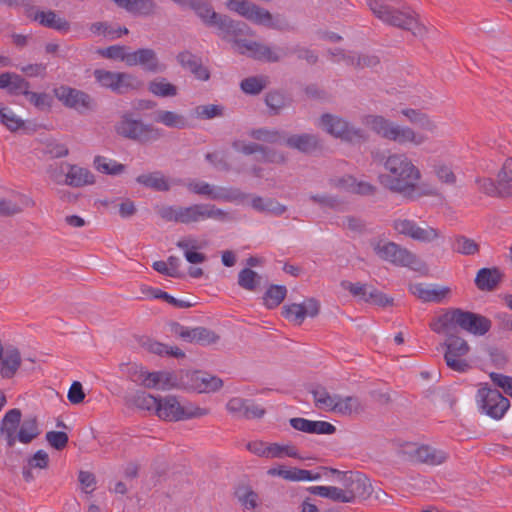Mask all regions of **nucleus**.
Here are the masks:
<instances>
[{
	"label": "nucleus",
	"instance_id": "f8f14e48",
	"mask_svg": "<svg viewBox=\"0 0 512 512\" xmlns=\"http://www.w3.org/2000/svg\"><path fill=\"white\" fill-rule=\"evenodd\" d=\"M477 398L480 410L493 419H501L510 406L509 400L496 388H480Z\"/></svg>",
	"mask_w": 512,
	"mask_h": 512
},
{
	"label": "nucleus",
	"instance_id": "f3484780",
	"mask_svg": "<svg viewBox=\"0 0 512 512\" xmlns=\"http://www.w3.org/2000/svg\"><path fill=\"white\" fill-rule=\"evenodd\" d=\"M350 503L356 499L365 500L372 494L373 488L370 480L361 472L348 471L347 478L341 484Z\"/></svg>",
	"mask_w": 512,
	"mask_h": 512
},
{
	"label": "nucleus",
	"instance_id": "13d9d810",
	"mask_svg": "<svg viewBox=\"0 0 512 512\" xmlns=\"http://www.w3.org/2000/svg\"><path fill=\"white\" fill-rule=\"evenodd\" d=\"M467 355H458L453 354L450 355L448 353H444V360L448 368L458 373H465L471 369V365L469 361L465 358Z\"/></svg>",
	"mask_w": 512,
	"mask_h": 512
},
{
	"label": "nucleus",
	"instance_id": "5701e85b",
	"mask_svg": "<svg viewBox=\"0 0 512 512\" xmlns=\"http://www.w3.org/2000/svg\"><path fill=\"white\" fill-rule=\"evenodd\" d=\"M290 425L298 431L309 434L331 435L336 432V427L326 421H312L301 417L291 418Z\"/></svg>",
	"mask_w": 512,
	"mask_h": 512
},
{
	"label": "nucleus",
	"instance_id": "774afa93",
	"mask_svg": "<svg viewBox=\"0 0 512 512\" xmlns=\"http://www.w3.org/2000/svg\"><path fill=\"white\" fill-rule=\"evenodd\" d=\"M45 438L49 445L58 451L63 450L69 441L68 434L63 431H48Z\"/></svg>",
	"mask_w": 512,
	"mask_h": 512
},
{
	"label": "nucleus",
	"instance_id": "680f3d73",
	"mask_svg": "<svg viewBox=\"0 0 512 512\" xmlns=\"http://www.w3.org/2000/svg\"><path fill=\"white\" fill-rule=\"evenodd\" d=\"M194 114L200 119L221 117L224 115V107L216 104L199 105L195 107Z\"/></svg>",
	"mask_w": 512,
	"mask_h": 512
},
{
	"label": "nucleus",
	"instance_id": "6e6552de",
	"mask_svg": "<svg viewBox=\"0 0 512 512\" xmlns=\"http://www.w3.org/2000/svg\"><path fill=\"white\" fill-rule=\"evenodd\" d=\"M371 245L379 258L395 266L409 267L417 271L424 266L415 254L394 242L379 240L371 242Z\"/></svg>",
	"mask_w": 512,
	"mask_h": 512
},
{
	"label": "nucleus",
	"instance_id": "0e129e2a",
	"mask_svg": "<svg viewBox=\"0 0 512 512\" xmlns=\"http://www.w3.org/2000/svg\"><path fill=\"white\" fill-rule=\"evenodd\" d=\"M269 458H281L284 454L292 458H300L297 449L293 445L269 444Z\"/></svg>",
	"mask_w": 512,
	"mask_h": 512
},
{
	"label": "nucleus",
	"instance_id": "4be33fe9",
	"mask_svg": "<svg viewBox=\"0 0 512 512\" xmlns=\"http://www.w3.org/2000/svg\"><path fill=\"white\" fill-rule=\"evenodd\" d=\"M177 62L184 69H188L196 79L207 81L210 79V71L203 66L200 57L194 55L188 50L179 52L176 56Z\"/></svg>",
	"mask_w": 512,
	"mask_h": 512
},
{
	"label": "nucleus",
	"instance_id": "f03ea898",
	"mask_svg": "<svg viewBox=\"0 0 512 512\" xmlns=\"http://www.w3.org/2000/svg\"><path fill=\"white\" fill-rule=\"evenodd\" d=\"M362 123L382 139L394 142L400 146L419 147L428 137L410 126L400 125L382 115L368 114L363 116Z\"/></svg>",
	"mask_w": 512,
	"mask_h": 512
},
{
	"label": "nucleus",
	"instance_id": "72a5a7b5",
	"mask_svg": "<svg viewBox=\"0 0 512 512\" xmlns=\"http://www.w3.org/2000/svg\"><path fill=\"white\" fill-rule=\"evenodd\" d=\"M32 201L24 195L18 194L13 198L0 199V216L11 217L22 212L24 206Z\"/></svg>",
	"mask_w": 512,
	"mask_h": 512
},
{
	"label": "nucleus",
	"instance_id": "2eb2a0df",
	"mask_svg": "<svg viewBox=\"0 0 512 512\" xmlns=\"http://www.w3.org/2000/svg\"><path fill=\"white\" fill-rule=\"evenodd\" d=\"M55 97L64 106L77 110L80 113L92 111L96 108V101L86 92L62 85L53 90Z\"/></svg>",
	"mask_w": 512,
	"mask_h": 512
},
{
	"label": "nucleus",
	"instance_id": "39448f33",
	"mask_svg": "<svg viewBox=\"0 0 512 512\" xmlns=\"http://www.w3.org/2000/svg\"><path fill=\"white\" fill-rule=\"evenodd\" d=\"M440 321L445 327H458L475 336H484L492 327V321L488 317L461 308L447 309L441 315Z\"/></svg>",
	"mask_w": 512,
	"mask_h": 512
},
{
	"label": "nucleus",
	"instance_id": "58836bf2",
	"mask_svg": "<svg viewBox=\"0 0 512 512\" xmlns=\"http://www.w3.org/2000/svg\"><path fill=\"white\" fill-rule=\"evenodd\" d=\"M265 103L270 109V115H278L281 110L292 104V98L280 90H272L266 94Z\"/></svg>",
	"mask_w": 512,
	"mask_h": 512
},
{
	"label": "nucleus",
	"instance_id": "473e14b6",
	"mask_svg": "<svg viewBox=\"0 0 512 512\" xmlns=\"http://www.w3.org/2000/svg\"><path fill=\"white\" fill-rule=\"evenodd\" d=\"M136 182L154 191L166 192L170 190L168 180L160 171L141 174L136 178Z\"/></svg>",
	"mask_w": 512,
	"mask_h": 512
},
{
	"label": "nucleus",
	"instance_id": "b1692460",
	"mask_svg": "<svg viewBox=\"0 0 512 512\" xmlns=\"http://www.w3.org/2000/svg\"><path fill=\"white\" fill-rule=\"evenodd\" d=\"M284 144L304 154H310L321 147L318 137L309 133L285 135Z\"/></svg>",
	"mask_w": 512,
	"mask_h": 512
},
{
	"label": "nucleus",
	"instance_id": "69168bd1",
	"mask_svg": "<svg viewBox=\"0 0 512 512\" xmlns=\"http://www.w3.org/2000/svg\"><path fill=\"white\" fill-rule=\"evenodd\" d=\"M288 481L298 482V481H313L318 480L321 477V473L313 474L309 470L300 469V468H290L286 474Z\"/></svg>",
	"mask_w": 512,
	"mask_h": 512
},
{
	"label": "nucleus",
	"instance_id": "09e8293b",
	"mask_svg": "<svg viewBox=\"0 0 512 512\" xmlns=\"http://www.w3.org/2000/svg\"><path fill=\"white\" fill-rule=\"evenodd\" d=\"M261 282V276L249 267L242 269L238 274V285L248 291H255Z\"/></svg>",
	"mask_w": 512,
	"mask_h": 512
},
{
	"label": "nucleus",
	"instance_id": "e2e57ef3",
	"mask_svg": "<svg viewBox=\"0 0 512 512\" xmlns=\"http://www.w3.org/2000/svg\"><path fill=\"white\" fill-rule=\"evenodd\" d=\"M282 315L296 325H301L305 320L304 309L301 304L297 303L285 305L282 308Z\"/></svg>",
	"mask_w": 512,
	"mask_h": 512
},
{
	"label": "nucleus",
	"instance_id": "1a4fd4ad",
	"mask_svg": "<svg viewBox=\"0 0 512 512\" xmlns=\"http://www.w3.org/2000/svg\"><path fill=\"white\" fill-rule=\"evenodd\" d=\"M398 456L406 461L427 466H438L445 463L448 454L427 444L406 443L397 451Z\"/></svg>",
	"mask_w": 512,
	"mask_h": 512
},
{
	"label": "nucleus",
	"instance_id": "c85d7f7f",
	"mask_svg": "<svg viewBox=\"0 0 512 512\" xmlns=\"http://www.w3.org/2000/svg\"><path fill=\"white\" fill-rule=\"evenodd\" d=\"M409 289L413 295L424 302H441L450 293L448 287L431 288L422 283L411 284Z\"/></svg>",
	"mask_w": 512,
	"mask_h": 512
},
{
	"label": "nucleus",
	"instance_id": "aec40b11",
	"mask_svg": "<svg viewBox=\"0 0 512 512\" xmlns=\"http://www.w3.org/2000/svg\"><path fill=\"white\" fill-rule=\"evenodd\" d=\"M204 413L197 411L195 414H183V408L175 396H167L159 398L156 414L159 418L166 421H180L187 419L189 416Z\"/></svg>",
	"mask_w": 512,
	"mask_h": 512
},
{
	"label": "nucleus",
	"instance_id": "49530a36",
	"mask_svg": "<svg viewBox=\"0 0 512 512\" xmlns=\"http://www.w3.org/2000/svg\"><path fill=\"white\" fill-rule=\"evenodd\" d=\"M503 198L512 197V158H508L497 173Z\"/></svg>",
	"mask_w": 512,
	"mask_h": 512
},
{
	"label": "nucleus",
	"instance_id": "4468645a",
	"mask_svg": "<svg viewBox=\"0 0 512 512\" xmlns=\"http://www.w3.org/2000/svg\"><path fill=\"white\" fill-rule=\"evenodd\" d=\"M169 328L173 335L187 343L208 346L216 343L220 339L217 333L202 326L191 328L172 321L169 323Z\"/></svg>",
	"mask_w": 512,
	"mask_h": 512
},
{
	"label": "nucleus",
	"instance_id": "a211bd4d",
	"mask_svg": "<svg viewBox=\"0 0 512 512\" xmlns=\"http://www.w3.org/2000/svg\"><path fill=\"white\" fill-rule=\"evenodd\" d=\"M129 67L140 66L147 73H162L166 65L162 63L152 48H139L129 53Z\"/></svg>",
	"mask_w": 512,
	"mask_h": 512
},
{
	"label": "nucleus",
	"instance_id": "bf43d9fd",
	"mask_svg": "<svg viewBox=\"0 0 512 512\" xmlns=\"http://www.w3.org/2000/svg\"><path fill=\"white\" fill-rule=\"evenodd\" d=\"M266 85V78L256 76L245 78L240 83L242 91L250 95L259 94L266 87Z\"/></svg>",
	"mask_w": 512,
	"mask_h": 512
},
{
	"label": "nucleus",
	"instance_id": "bb28decb",
	"mask_svg": "<svg viewBox=\"0 0 512 512\" xmlns=\"http://www.w3.org/2000/svg\"><path fill=\"white\" fill-rule=\"evenodd\" d=\"M398 232L421 243H432L442 237L441 231L433 226H401Z\"/></svg>",
	"mask_w": 512,
	"mask_h": 512
},
{
	"label": "nucleus",
	"instance_id": "cd10ccee",
	"mask_svg": "<svg viewBox=\"0 0 512 512\" xmlns=\"http://www.w3.org/2000/svg\"><path fill=\"white\" fill-rule=\"evenodd\" d=\"M68 168L65 183L72 187H82L95 183L94 175L87 169L73 164H65Z\"/></svg>",
	"mask_w": 512,
	"mask_h": 512
},
{
	"label": "nucleus",
	"instance_id": "0eeeda50",
	"mask_svg": "<svg viewBox=\"0 0 512 512\" xmlns=\"http://www.w3.org/2000/svg\"><path fill=\"white\" fill-rule=\"evenodd\" d=\"M319 125L331 136L347 143L361 144L369 139V135L364 129L356 127L344 118L330 113L321 115Z\"/></svg>",
	"mask_w": 512,
	"mask_h": 512
},
{
	"label": "nucleus",
	"instance_id": "a19ab883",
	"mask_svg": "<svg viewBox=\"0 0 512 512\" xmlns=\"http://www.w3.org/2000/svg\"><path fill=\"white\" fill-rule=\"evenodd\" d=\"M159 398L154 397L144 391H137L131 397L126 398V404L135 406L140 410L157 411Z\"/></svg>",
	"mask_w": 512,
	"mask_h": 512
},
{
	"label": "nucleus",
	"instance_id": "e433bc0d",
	"mask_svg": "<svg viewBox=\"0 0 512 512\" xmlns=\"http://www.w3.org/2000/svg\"><path fill=\"white\" fill-rule=\"evenodd\" d=\"M34 20H38L41 25L52 28L61 32H68L70 30V23L61 17H58L54 11L37 12Z\"/></svg>",
	"mask_w": 512,
	"mask_h": 512
},
{
	"label": "nucleus",
	"instance_id": "864d4df0",
	"mask_svg": "<svg viewBox=\"0 0 512 512\" xmlns=\"http://www.w3.org/2000/svg\"><path fill=\"white\" fill-rule=\"evenodd\" d=\"M93 164L98 171L108 175H119L126 169L124 164L116 161L107 162L105 157L99 155L94 158Z\"/></svg>",
	"mask_w": 512,
	"mask_h": 512
},
{
	"label": "nucleus",
	"instance_id": "f257e3e1",
	"mask_svg": "<svg viewBox=\"0 0 512 512\" xmlns=\"http://www.w3.org/2000/svg\"><path fill=\"white\" fill-rule=\"evenodd\" d=\"M371 159L385 170L377 179L390 192L409 200L436 194L435 188L418 184L421 172L407 154L376 149L371 151Z\"/></svg>",
	"mask_w": 512,
	"mask_h": 512
},
{
	"label": "nucleus",
	"instance_id": "a18cd8bd",
	"mask_svg": "<svg viewBox=\"0 0 512 512\" xmlns=\"http://www.w3.org/2000/svg\"><path fill=\"white\" fill-rule=\"evenodd\" d=\"M287 288L284 285L272 284L263 295L264 305L268 309L276 308L285 299Z\"/></svg>",
	"mask_w": 512,
	"mask_h": 512
},
{
	"label": "nucleus",
	"instance_id": "4d7b16f0",
	"mask_svg": "<svg viewBox=\"0 0 512 512\" xmlns=\"http://www.w3.org/2000/svg\"><path fill=\"white\" fill-rule=\"evenodd\" d=\"M126 46L121 45H112L107 48H99L97 53L104 58L113 59V60H121L124 61L128 66L129 63V53L126 52Z\"/></svg>",
	"mask_w": 512,
	"mask_h": 512
},
{
	"label": "nucleus",
	"instance_id": "c756f323",
	"mask_svg": "<svg viewBox=\"0 0 512 512\" xmlns=\"http://www.w3.org/2000/svg\"><path fill=\"white\" fill-rule=\"evenodd\" d=\"M365 411V406L357 396L342 397L338 394V399L333 404V412L342 416L358 415Z\"/></svg>",
	"mask_w": 512,
	"mask_h": 512
},
{
	"label": "nucleus",
	"instance_id": "79ce46f5",
	"mask_svg": "<svg viewBox=\"0 0 512 512\" xmlns=\"http://www.w3.org/2000/svg\"><path fill=\"white\" fill-rule=\"evenodd\" d=\"M148 91L158 97H175L178 94V88L169 83L166 78H156L148 83Z\"/></svg>",
	"mask_w": 512,
	"mask_h": 512
},
{
	"label": "nucleus",
	"instance_id": "37998d69",
	"mask_svg": "<svg viewBox=\"0 0 512 512\" xmlns=\"http://www.w3.org/2000/svg\"><path fill=\"white\" fill-rule=\"evenodd\" d=\"M314 398V404L318 409L333 412V404L338 399V394L331 395L323 386L311 390Z\"/></svg>",
	"mask_w": 512,
	"mask_h": 512
},
{
	"label": "nucleus",
	"instance_id": "de8ad7c7",
	"mask_svg": "<svg viewBox=\"0 0 512 512\" xmlns=\"http://www.w3.org/2000/svg\"><path fill=\"white\" fill-rule=\"evenodd\" d=\"M156 122L162 123L167 127L183 129L187 127L188 122L183 115L173 111L159 110L156 113Z\"/></svg>",
	"mask_w": 512,
	"mask_h": 512
},
{
	"label": "nucleus",
	"instance_id": "7ed1b4c3",
	"mask_svg": "<svg viewBox=\"0 0 512 512\" xmlns=\"http://www.w3.org/2000/svg\"><path fill=\"white\" fill-rule=\"evenodd\" d=\"M368 6L375 17L388 25L410 31L418 37L427 33V28L419 23L418 15L410 8H395L385 4L384 0H368Z\"/></svg>",
	"mask_w": 512,
	"mask_h": 512
},
{
	"label": "nucleus",
	"instance_id": "ddd939ff",
	"mask_svg": "<svg viewBox=\"0 0 512 512\" xmlns=\"http://www.w3.org/2000/svg\"><path fill=\"white\" fill-rule=\"evenodd\" d=\"M188 189L195 194L207 196L212 200L243 202L248 198V195L239 188L213 186L202 181L190 182Z\"/></svg>",
	"mask_w": 512,
	"mask_h": 512
},
{
	"label": "nucleus",
	"instance_id": "8fccbe9b",
	"mask_svg": "<svg viewBox=\"0 0 512 512\" xmlns=\"http://www.w3.org/2000/svg\"><path fill=\"white\" fill-rule=\"evenodd\" d=\"M475 184L477 185V189L490 197H498L503 198L501 186L499 184L498 177L496 181L491 178L486 177H478L475 180Z\"/></svg>",
	"mask_w": 512,
	"mask_h": 512
},
{
	"label": "nucleus",
	"instance_id": "f704fd0d",
	"mask_svg": "<svg viewBox=\"0 0 512 512\" xmlns=\"http://www.w3.org/2000/svg\"><path fill=\"white\" fill-rule=\"evenodd\" d=\"M336 187L349 188L354 193L364 196L374 195L377 192V187L369 182H357L352 176H346L334 181Z\"/></svg>",
	"mask_w": 512,
	"mask_h": 512
},
{
	"label": "nucleus",
	"instance_id": "dca6fc26",
	"mask_svg": "<svg viewBox=\"0 0 512 512\" xmlns=\"http://www.w3.org/2000/svg\"><path fill=\"white\" fill-rule=\"evenodd\" d=\"M223 381L217 376L202 371H186L182 374V388L199 393L215 392L221 389Z\"/></svg>",
	"mask_w": 512,
	"mask_h": 512
},
{
	"label": "nucleus",
	"instance_id": "412c9836",
	"mask_svg": "<svg viewBox=\"0 0 512 512\" xmlns=\"http://www.w3.org/2000/svg\"><path fill=\"white\" fill-rule=\"evenodd\" d=\"M21 417V410L13 408L7 411L1 420L0 435L5 440L8 448L15 446V436L17 435V429L21 423Z\"/></svg>",
	"mask_w": 512,
	"mask_h": 512
},
{
	"label": "nucleus",
	"instance_id": "a878e982",
	"mask_svg": "<svg viewBox=\"0 0 512 512\" xmlns=\"http://www.w3.org/2000/svg\"><path fill=\"white\" fill-rule=\"evenodd\" d=\"M504 274L497 267L481 268L475 277V285L481 291H494L501 283Z\"/></svg>",
	"mask_w": 512,
	"mask_h": 512
},
{
	"label": "nucleus",
	"instance_id": "603ef678",
	"mask_svg": "<svg viewBox=\"0 0 512 512\" xmlns=\"http://www.w3.org/2000/svg\"><path fill=\"white\" fill-rule=\"evenodd\" d=\"M250 136L258 141L268 143H284L285 133L279 130H269L266 128L253 129Z\"/></svg>",
	"mask_w": 512,
	"mask_h": 512
},
{
	"label": "nucleus",
	"instance_id": "6ab92c4d",
	"mask_svg": "<svg viewBox=\"0 0 512 512\" xmlns=\"http://www.w3.org/2000/svg\"><path fill=\"white\" fill-rule=\"evenodd\" d=\"M235 45L241 54H248L258 61L275 63L279 62L282 58V53H279L280 51L277 49L273 50L271 47L257 41L235 40Z\"/></svg>",
	"mask_w": 512,
	"mask_h": 512
},
{
	"label": "nucleus",
	"instance_id": "c03bdc74",
	"mask_svg": "<svg viewBox=\"0 0 512 512\" xmlns=\"http://www.w3.org/2000/svg\"><path fill=\"white\" fill-rule=\"evenodd\" d=\"M441 347L445 348V353L449 356L453 354L467 355L470 351L468 342L455 334H448L445 342L441 344Z\"/></svg>",
	"mask_w": 512,
	"mask_h": 512
},
{
	"label": "nucleus",
	"instance_id": "393cba45",
	"mask_svg": "<svg viewBox=\"0 0 512 512\" xmlns=\"http://www.w3.org/2000/svg\"><path fill=\"white\" fill-rule=\"evenodd\" d=\"M30 83L21 75L14 72H4L0 74V89L7 90L10 95L28 94Z\"/></svg>",
	"mask_w": 512,
	"mask_h": 512
},
{
	"label": "nucleus",
	"instance_id": "6e6d98bb",
	"mask_svg": "<svg viewBox=\"0 0 512 512\" xmlns=\"http://www.w3.org/2000/svg\"><path fill=\"white\" fill-rule=\"evenodd\" d=\"M0 122L11 132H16L25 127V122L17 117L14 112L8 108L2 107L0 103Z\"/></svg>",
	"mask_w": 512,
	"mask_h": 512
},
{
	"label": "nucleus",
	"instance_id": "20e7f679",
	"mask_svg": "<svg viewBox=\"0 0 512 512\" xmlns=\"http://www.w3.org/2000/svg\"><path fill=\"white\" fill-rule=\"evenodd\" d=\"M158 215L166 222H198L205 218L219 221L230 220L228 213L208 204H196L189 207L160 206L157 207Z\"/></svg>",
	"mask_w": 512,
	"mask_h": 512
},
{
	"label": "nucleus",
	"instance_id": "423d86ee",
	"mask_svg": "<svg viewBox=\"0 0 512 512\" xmlns=\"http://www.w3.org/2000/svg\"><path fill=\"white\" fill-rule=\"evenodd\" d=\"M226 7L258 25L278 30H284L288 27V23L283 16L278 14L274 17L268 10L249 0H227Z\"/></svg>",
	"mask_w": 512,
	"mask_h": 512
},
{
	"label": "nucleus",
	"instance_id": "9d476101",
	"mask_svg": "<svg viewBox=\"0 0 512 512\" xmlns=\"http://www.w3.org/2000/svg\"><path fill=\"white\" fill-rule=\"evenodd\" d=\"M93 76L102 87L110 89L118 95L139 90L143 86L141 80L127 72H112L104 69H95Z\"/></svg>",
	"mask_w": 512,
	"mask_h": 512
},
{
	"label": "nucleus",
	"instance_id": "4c0bfd02",
	"mask_svg": "<svg viewBox=\"0 0 512 512\" xmlns=\"http://www.w3.org/2000/svg\"><path fill=\"white\" fill-rule=\"evenodd\" d=\"M309 493L335 502L350 503L344 487L336 486H311L307 489Z\"/></svg>",
	"mask_w": 512,
	"mask_h": 512
},
{
	"label": "nucleus",
	"instance_id": "ea45409f",
	"mask_svg": "<svg viewBox=\"0 0 512 512\" xmlns=\"http://www.w3.org/2000/svg\"><path fill=\"white\" fill-rule=\"evenodd\" d=\"M119 6L125 8L128 12L140 15H151L156 9V3L153 0H113Z\"/></svg>",
	"mask_w": 512,
	"mask_h": 512
},
{
	"label": "nucleus",
	"instance_id": "7c9ffc66",
	"mask_svg": "<svg viewBox=\"0 0 512 512\" xmlns=\"http://www.w3.org/2000/svg\"><path fill=\"white\" fill-rule=\"evenodd\" d=\"M0 375L4 379H11L21 366L22 359L17 348L7 349L0 359Z\"/></svg>",
	"mask_w": 512,
	"mask_h": 512
},
{
	"label": "nucleus",
	"instance_id": "052dcab7",
	"mask_svg": "<svg viewBox=\"0 0 512 512\" xmlns=\"http://www.w3.org/2000/svg\"><path fill=\"white\" fill-rule=\"evenodd\" d=\"M454 249L462 255H474L479 252V245L471 238L457 236Z\"/></svg>",
	"mask_w": 512,
	"mask_h": 512
},
{
	"label": "nucleus",
	"instance_id": "5fc2aeb1",
	"mask_svg": "<svg viewBox=\"0 0 512 512\" xmlns=\"http://www.w3.org/2000/svg\"><path fill=\"white\" fill-rule=\"evenodd\" d=\"M283 56L294 54L300 60H305L309 65H314L318 62V56L310 49L296 45L292 48H277Z\"/></svg>",
	"mask_w": 512,
	"mask_h": 512
},
{
	"label": "nucleus",
	"instance_id": "338daca9",
	"mask_svg": "<svg viewBox=\"0 0 512 512\" xmlns=\"http://www.w3.org/2000/svg\"><path fill=\"white\" fill-rule=\"evenodd\" d=\"M27 99L39 110H49L51 108L53 98L47 93H36L28 91Z\"/></svg>",
	"mask_w": 512,
	"mask_h": 512
},
{
	"label": "nucleus",
	"instance_id": "3c124183",
	"mask_svg": "<svg viewBox=\"0 0 512 512\" xmlns=\"http://www.w3.org/2000/svg\"><path fill=\"white\" fill-rule=\"evenodd\" d=\"M235 496L247 509H254L258 505V494L249 485H239L235 490Z\"/></svg>",
	"mask_w": 512,
	"mask_h": 512
},
{
	"label": "nucleus",
	"instance_id": "c9c22d12",
	"mask_svg": "<svg viewBox=\"0 0 512 512\" xmlns=\"http://www.w3.org/2000/svg\"><path fill=\"white\" fill-rule=\"evenodd\" d=\"M231 17L224 14H219L213 10L210 5V11L204 14L202 22L208 27H216L223 39H228L229 24L231 23Z\"/></svg>",
	"mask_w": 512,
	"mask_h": 512
},
{
	"label": "nucleus",
	"instance_id": "2f4dec72",
	"mask_svg": "<svg viewBox=\"0 0 512 512\" xmlns=\"http://www.w3.org/2000/svg\"><path fill=\"white\" fill-rule=\"evenodd\" d=\"M41 434L39 423L36 416L26 417L21 421L19 430L15 436V442L29 444Z\"/></svg>",
	"mask_w": 512,
	"mask_h": 512
},
{
	"label": "nucleus",
	"instance_id": "9b49d317",
	"mask_svg": "<svg viewBox=\"0 0 512 512\" xmlns=\"http://www.w3.org/2000/svg\"><path fill=\"white\" fill-rule=\"evenodd\" d=\"M116 132L125 138L141 143L155 141L162 137V131L160 129L149 124H144L140 120H134L128 114L124 115L116 125Z\"/></svg>",
	"mask_w": 512,
	"mask_h": 512
}]
</instances>
